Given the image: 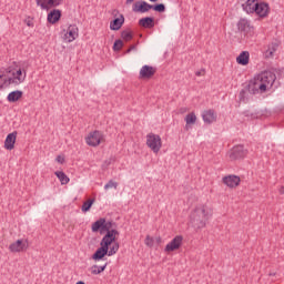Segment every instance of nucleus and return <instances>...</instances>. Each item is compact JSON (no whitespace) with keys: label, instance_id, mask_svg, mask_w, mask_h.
Returning <instances> with one entry per match:
<instances>
[{"label":"nucleus","instance_id":"423d86ee","mask_svg":"<svg viewBox=\"0 0 284 284\" xmlns=\"http://www.w3.org/2000/svg\"><path fill=\"white\" fill-rule=\"evenodd\" d=\"M63 32L62 39L65 43H72V41L79 39V27H77V24H70Z\"/></svg>","mask_w":284,"mask_h":284},{"label":"nucleus","instance_id":"aec40b11","mask_svg":"<svg viewBox=\"0 0 284 284\" xmlns=\"http://www.w3.org/2000/svg\"><path fill=\"white\" fill-rule=\"evenodd\" d=\"M124 23H125V17H123V14H120L118 18H115L113 21L110 22V30H113V31L121 30Z\"/></svg>","mask_w":284,"mask_h":284},{"label":"nucleus","instance_id":"79ce46f5","mask_svg":"<svg viewBox=\"0 0 284 284\" xmlns=\"http://www.w3.org/2000/svg\"><path fill=\"white\" fill-rule=\"evenodd\" d=\"M280 194H284V185L280 187Z\"/></svg>","mask_w":284,"mask_h":284},{"label":"nucleus","instance_id":"a878e982","mask_svg":"<svg viewBox=\"0 0 284 284\" xmlns=\"http://www.w3.org/2000/svg\"><path fill=\"white\" fill-rule=\"evenodd\" d=\"M24 248L26 244H23L22 240H18L9 246L10 252H23Z\"/></svg>","mask_w":284,"mask_h":284},{"label":"nucleus","instance_id":"39448f33","mask_svg":"<svg viewBox=\"0 0 284 284\" xmlns=\"http://www.w3.org/2000/svg\"><path fill=\"white\" fill-rule=\"evenodd\" d=\"M146 145L152 152H154V154H159V152H161V148H163L161 135L149 133L146 135Z\"/></svg>","mask_w":284,"mask_h":284},{"label":"nucleus","instance_id":"72a5a7b5","mask_svg":"<svg viewBox=\"0 0 284 284\" xmlns=\"http://www.w3.org/2000/svg\"><path fill=\"white\" fill-rule=\"evenodd\" d=\"M112 187L114 190H116V187H119V183L115 182L114 180H110L105 185H104V190L108 191V190H112Z\"/></svg>","mask_w":284,"mask_h":284},{"label":"nucleus","instance_id":"473e14b6","mask_svg":"<svg viewBox=\"0 0 284 284\" xmlns=\"http://www.w3.org/2000/svg\"><path fill=\"white\" fill-rule=\"evenodd\" d=\"M92 205H94V200H88L82 204V212H90Z\"/></svg>","mask_w":284,"mask_h":284},{"label":"nucleus","instance_id":"6ab92c4d","mask_svg":"<svg viewBox=\"0 0 284 284\" xmlns=\"http://www.w3.org/2000/svg\"><path fill=\"white\" fill-rule=\"evenodd\" d=\"M253 28L252 22L245 18L240 19L237 22V30H240V32H252Z\"/></svg>","mask_w":284,"mask_h":284},{"label":"nucleus","instance_id":"f704fd0d","mask_svg":"<svg viewBox=\"0 0 284 284\" xmlns=\"http://www.w3.org/2000/svg\"><path fill=\"white\" fill-rule=\"evenodd\" d=\"M151 10H154L155 12H165V4H152Z\"/></svg>","mask_w":284,"mask_h":284},{"label":"nucleus","instance_id":"c03bdc74","mask_svg":"<svg viewBox=\"0 0 284 284\" xmlns=\"http://www.w3.org/2000/svg\"><path fill=\"white\" fill-rule=\"evenodd\" d=\"M134 0H126V3H132Z\"/></svg>","mask_w":284,"mask_h":284},{"label":"nucleus","instance_id":"f03ea898","mask_svg":"<svg viewBox=\"0 0 284 284\" xmlns=\"http://www.w3.org/2000/svg\"><path fill=\"white\" fill-rule=\"evenodd\" d=\"M27 73L21 69L16 72L1 71L0 72V90H6L10 85H21L26 81Z\"/></svg>","mask_w":284,"mask_h":284},{"label":"nucleus","instance_id":"cd10ccee","mask_svg":"<svg viewBox=\"0 0 284 284\" xmlns=\"http://www.w3.org/2000/svg\"><path fill=\"white\" fill-rule=\"evenodd\" d=\"M103 223H105L104 217H101L100 220L95 221L91 226L92 232H98L100 230H103Z\"/></svg>","mask_w":284,"mask_h":284},{"label":"nucleus","instance_id":"9d476101","mask_svg":"<svg viewBox=\"0 0 284 284\" xmlns=\"http://www.w3.org/2000/svg\"><path fill=\"white\" fill-rule=\"evenodd\" d=\"M219 115L214 109L204 110L202 112V120L206 125H212V123H216V119Z\"/></svg>","mask_w":284,"mask_h":284},{"label":"nucleus","instance_id":"4468645a","mask_svg":"<svg viewBox=\"0 0 284 284\" xmlns=\"http://www.w3.org/2000/svg\"><path fill=\"white\" fill-rule=\"evenodd\" d=\"M183 245V236L176 235L169 244L165 246V252H174Z\"/></svg>","mask_w":284,"mask_h":284},{"label":"nucleus","instance_id":"ea45409f","mask_svg":"<svg viewBox=\"0 0 284 284\" xmlns=\"http://www.w3.org/2000/svg\"><path fill=\"white\" fill-rule=\"evenodd\" d=\"M204 74H205V70L196 71V72H195V75H196V77H203Z\"/></svg>","mask_w":284,"mask_h":284},{"label":"nucleus","instance_id":"20e7f679","mask_svg":"<svg viewBox=\"0 0 284 284\" xmlns=\"http://www.w3.org/2000/svg\"><path fill=\"white\" fill-rule=\"evenodd\" d=\"M112 243H114L112 233L105 234L100 242L101 247H99L92 255L93 261H101L108 256V250H110V245H112Z\"/></svg>","mask_w":284,"mask_h":284},{"label":"nucleus","instance_id":"6e6552de","mask_svg":"<svg viewBox=\"0 0 284 284\" xmlns=\"http://www.w3.org/2000/svg\"><path fill=\"white\" fill-rule=\"evenodd\" d=\"M38 8L41 10H52V8H59L63 4V0H36Z\"/></svg>","mask_w":284,"mask_h":284},{"label":"nucleus","instance_id":"58836bf2","mask_svg":"<svg viewBox=\"0 0 284 284\" xmlns=\"http://www.w3.org/2000/svg\"><path fill=\"white\" fill-rule=\"evenodd\" d=\"M132 50H136V44H132V45L126 50V54H130V52H132Z\"/></svg>","mask_w":284,"mask_h":284},{"label":"nucleus","instance_id":"7ed1b4c3","mask_svg":"<svg viewBox=\"0 0 284 284\" xmlns=\"http://www.w3.org/2000/svg\"><path fill=\"white\" fill-rule=\"evenodd\" d=\"M211 216L212 211L205 205H200L192 213V221L195 227H199L201 230L202 227H205Z\"/></svg>","mask_w":284,"mask_h":284},{"label":"nucleus","instance_id":"f257e3e1","mask_svg":"<svg viewBox=\"0 0 284 284\" xmlns=\"http://www.w3.org/2000/svg\"><path fill=\"white\" fill-rule=\"evenodd\" d=\"M274 81H276V74L272 71H263L255 75L248 82L246 89L240 92V101H243V103L247 101V92L248 94H263V92H267L274 85Z\"/></svg>","mask_w":284,"mask_h":284},{"label":"nucleus","instance_id":"ddd939ff","mask_svg":"<svg viewBox=\"0 0 284 284\" xmlns=\"http://www.w3.org/2000/svg\"><path fill=\"white\" fill-rule=\"evenodd\" d=\"M222 183L231 189L239 187L241 185V178L239 175H226L222 179Z\"/></svg>","mask_w":284,"mask_h":284},{"label":"nucleus","instance_id":"7c9ffc66","mask_svg":"<svg viewBox=\"0 0 284 284\" xmlns=\"http://www.w3.org/2000/svg\"><path fill=\"white\" fill-rule=\"evenodd\" d=\"M121 39H123V41H132V39H134V36L132 34V31L124 30L121 32Z\"/></svg>","mask_w":284,"mask_h":284},{"label":"nucleus","instance_id":"e433bc0d","mask_svg":"<svg viewBox=\"0 0 284 284\" xmlns=\"http://www.w3.org/2000/svg\"><path fill=\"white\" fill-rule=\"evenodd\" d=\"M144 243H145V245H148V247H152V245H154V239H152L150 235H148L145 237Z\"/></svg>","mask_w":284,"mask_h":284},{"label":"nucleus","instance_id":"bb28decb","mask_svg":"<svg viewBox=\"0 0 284 284\" xmlns=\"http://www.w3.org/2000/svg\"><path fill=\"white\" fill-rule=\"evenodd\" d=\"M55 176L59 179L61 185H68L70 183V178L63 171H57Z\"/></svg>","mask_w":284,"mask_h":284},{"label":"nucleus","instance_id":"a19ab883","mask_svg":"<svg viewBox=\"0 0 284 284\" xmlns=\"http://www.w3.org/2000/svg\"><path fill=\"white\" fill-rule=\"evenodd\" d=\"M185 112H187V108H181L180 109V114H185Z\"/></svg>","mask_w":284,"mask_h":284},{"label":"nucleus","instance_id":"393cba45","mask_svg":"<svg viewBox=\"0 0 284 284\" xmlns=\"http://www.w3.org/2000/svg\"><path fill=\"white\" fill-rule=\"evenodd\" d=\"M21 97H23V91H12L8 94L7 101H9V103H17Z\"/></svg>","mask_w":284,"mask_h":284},{"label":"nucleus","instance_id":"4c0bfd02","mask_svg":"<svg viewBox=\"0 0 284 284\" xmlns=\"http://www.w3.org/2000/svg\"><path fill=\"white\" fill-rule=\"evenodd\" d=\"M57 163H60L61 165H63V163H65V158L63 155H58L55 158Z\"/></svg>","mask_w":284,"mask_h":284},{"label":"nucleus","instance_id":"c85d7f7f","mask_svg":"<svg viewBox=\"0 0 284 284\" xmlns=\"http://www.w3.org/2000/svg\"><path fill=\"white\" fill-rule=\"evenodd\" d=\"M184 121H185L186 125H194V123H196V113L191 112V113L186 114Z\"/></svg>","mask_w":284,"mask_h":284},{"label":"nucleus","instance_id":"0eeeda50","mask_svg":"<svg viewBox=\"0 0 284 284\" xmlns=\"http://www.w3.org/2000/svg\"><path fill=\"white\" fill-rule=\"evenodd\" d=\"M101 141H103V133L101 131H93L85 138L87 145L91 148L101 145Z\"/></svg>","mask_w":284,"mask_h":284},{"label":"nucleus","instance_id":"c756f323","mask_svg":"<svg viewBox=\"0 0 284 284\" xmlns=\"http://www.w3.org/2000/svg\"><path fill=\"white\" fill-rule=\"evenodd\" d=\"M105 267H108V264H104L103 266L93 265L91 267V274L93 275L101 274L102 272H105Z\"/></svg>","mask_w":284,"mask_h":284},{"label":"nucleus","instance_id":"b1692460","mask_svg":"<svg viewBox=\"0 0 284 284\" xmlns=\"http://www.w3.org/2000/svg\"><path fill=\"white\" fill-rule=\"evenodd\" d=\"M236 62L239 63V65H247V63H250V52L242 51L236 58Z\"/></svg>","mask_w":284,"mask_h":284},{"label":"nucleus","instance_id":"9b49d317","mask_svg":"<svg viewBox=\"0 0 284 284\" xmlns=\"http://www.w3.org/2000/svg\"><path fill=\"white\" fill-rule=\"evenodd\" d=\"M154 74H156V68L145 64L140 69L139 79H142V80L152 79Z\"/></svg>","mask_w":284,"mask_h":284},{"label":"nucleus","instance_id":"a211bd4d","mask_svg":"<svg viewBox=\"0 0 284 284\" xmlns=\"http://www.w3.org/2000/svg\"><path fill=\"white\" fill-rule=\"evenodd\" d=\"M150 10H152V4L145 1H139L133 7V12H141L142 14H145V12H150Z\"/></svg>","mask_w":284,"mask_h":284},{"label":"nucleus","instance_id":"a18cd8bd","mask_svg":"<svg viewBox=\"0 0 284 284\" xmlns=\"http://www.w3.org/2000/svg\"><path fill=\"white\" fill-rule=\"evenodd\" d=\"M150 1H152L153 3L156 2V0H150Z\"/></svg>","mask_w":284,"mask_h":284},{"label":"nucleus","instance_id":"412c9836","mask_svg":"<svg viewBox=\"0 0 284 284\" xmlns=\"http://www.w3.org/2000/svg\"><path fill=\"white\" fill-rule=\"evenodd\" d=\"M14 143H17V131L7 135L4 140L6 150H14Z\"/></svg>","mask_w":284,"mask_h":284},{"label":"nucleus","instance_id":"2eb2a0df","mask_svg":"<svg viewBox=\"0 0 284 284\" xmlns=\"http://www.w3.org/2000/svg\"><path fill=\"white\" fill-rule=\"evenodd\" d=\"M257 3L258 0H246L244 3H242V10H244L246 14H254Z\"/></svg>","mask_w":284,"mask_h":284},{"label":"nucleus","instance_id":"4be33fe9","mask_svg":"<svg viewBox=\"0 0 284 284\" xmlns=\"http://www.w3.org/2000/svg\"><path fill=\"white\" fill-rule=\"evenodd\" d=\"M60 19H61V10H59V9H53L47 16V21L52 24L60 21Z\"/></svg>","mask_w":284,"mask_h":284},{"label":"nucleus","instance_id":"5701e85b","mask_svg":"<svg viewBox=\"0 0 284 284\" xmlns=\"http://www.w3.org/2000/svg\"><path fill=\"white\" fill-rule=\"evenodd\" d=\"M139 26H141V28H145L146 30H152V28H154V18L152 17L141 18L139 20Z\"/></svg>","mask_w":284,"mask_h":284},{"label":"nucleus","instance_id":"f3484780","mask_svg":"<svg viewBox=\"0 0 284 284\" xmlns=\"http://www.w3.org/2000/svg\"><path fill=\"white\" fill-rule=\"evenodd\" d=\"M113 225L114 223L112 221L106 222L104 220V223L102 225V231L106 232V234H112L113 243H114V241H116V236H119V231H116L115 229H112Z\"/></svg>","mask_w":284,"mask_h":284},{"label":"nucleus","instance_id":"dca6fc26","mask_svg":"<svg viewBox=\"0 0 284 284\" xmlns=\"http://www.w3.org/2000/svg\"><path fill=\"white\" fill-rule=\"evenodd\" d=\"M278 45H281V42H278V40L272 41L267 45V49L264 51V58L272 59V57H274V52H276V50H278Z\"/></svg>","mask_w":284,"mask_h":284},{"label":"nucleus","instance_id":"2f4dec72","mask_svg":"<svg viewBox=\"0 0 284 284\" xmlns=\"http://www.w3.org/2000/svg\"><path fill=\"white\" fill-rule=\"evenodd\" d=\"M119 252V242H114L108 250L106 255L114 256Z\"/></svg>","mask_w":284,"mask_h":284},{"label":"nucleus","instance_id":"c9c22d12","mask_svg":"<svg viewBox=\"0 0 284 284\" xmlns=\"http://www.w3.org/2000/svg\"><path fill=\"white\" fill-rule=\"evenodd\" d=\"M123 48V40H115L113 43V50L114 52H120V50Z\"/></svg>","mask_w":284,"mask_h":284},{"label":"nucleus","instance_id":"1a4fd4ad","mask_svg":"<svg viewBox=\"0 0 284 284\" xmlns=\"http://www.w3.org/2000/svg\"><path fill=\"white\" fill-rule=\"evenodd\" d=\"M247 155V150L243 145L233 146L230 151L229 156L232 161H236V159H244Z\"/></svg>","mask_w":284,"mask_h":284},{"label":"nucleus","instance_id":"37998d69","mask_svg":"<svg viewBox=\"0 0 284 284\" xmlns=\"http://www.w3.org/2000/svg\"><path fill=\"white\" fill-rule=\"evenodd\" d=\"M77 284H85V282H83V281H80V282H77Z\"/></svg>","mask_w":284,"mask_h":284},{"label":"nucleus","instance_id":"f8f14e48","mask_svg":"<svg viewBox=\"0 0 284 284\" xmlns=\"http://www.w3.org/2000/svg\"><path fill=\"white\" fill-rule=\"evenodd\" d=\"M255 14H257V17H261L262 19H265V17L270 14V4L267 2L257 0V4L255 7Z\"/></svg>","mask_w":284,"mask_h":284}]
</instances>
